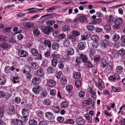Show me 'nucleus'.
Here are the masks:
<instances>
[{"label": "nucleus", "instance_id": "20e7f679", "mask_svg": "<svg viewBox=\"0 0 125 125\" xmlns=\"http://www.w3.org/2000/svg\"><path fill=\"white\" fill-rule=\"evenodd\" d=\"M18 55L21 57H24L27 56L28 54V52L23 50H21L18 51Z\"/></svg>", "mask_w": 125, "mask_h": 125}, {"label": "nucleus", "instance_id": "c9c22d12", "mask_svg": "<svg viewBox=\"0 0 125 125\" xmlns=\"http://www.w3.org/2000/svg\"><path fill=\"white\" fill-rule=\"evenodd\" d=\"M12 80L14 83H18L20 82L19 78L17 76L14 77Z\"/></svg>", "mask_w": 125, "mask_h": 125}, {"label": "nucleus", "instance_id": "864d4df0", "mask_svg": "<svg viewBox=\"0 0 125 125\" xmlns=\"http://www.w3.org/2000/svg\"><path fill=\"white\" fill-rule=\"evenodd\" d=\"M9 110L12 114L14 113L15 111V108L13 105H10L9 107Z\"/></svg>", "mask_w": 125, "mask_h": 125}, {"label": "nucleus", "instance_id": "39448f33", "mask_svg": "<svg viewBox=\"0 0 125 125\" xmlns=\"http://www.w3.org/2000/svg\"><path fill=\"white\" fill-rule=\"evenodd\" d=\"M88 92L92 97L94 99H95L96 98L97 96L96 93L93 88H89Z\"/></svg>", "mask_w": 125, "mask_h": 125}, {"label": "nucleus", "instance_id": "b1692460", "mask_svg": "<svg viewBox=\"0 0 125 125\" xmlns=\"http://www.w3.org/2000/svg\"><path fill=\"white\" fill-rule=\"evenodd\" d=\"M51 56L52 57L53 59L57 60V61H58V60L60 59V55L58 54H56L53 53L51 55Z\"/></svg>", "mask_w": 125, "mask_h": 125}, {"label": "nucleus", "instance_id": "a19ab883", "mask_svg": "<svg viewBox=\"0 0 125 125\" xmlns=\"http://www.w3.org/2000/svg\"><path fill=\"white\" fill-rule=\"evenodd\" d=\"M116 70L117 72L121 73L123 71V68L121 66H118L116 67Z\"/></svg>", "mask_w": 125, "mask_h": 125}, {"label": "nucleus", "instance_id": "2f4dec72", "mask_svg": "<svg viewBox=\"0 0 125 125\" xmlns=\"http://www.w3.org/2000/svg\"><path fill=\"white\" fill-rule=\"evenodd\" d=\"M52 47L53 49L57 50L59 47V45L58 43H54L52 44Z\"/></svg>", "mask_w": 125, "mask_h": 125}, {"label": "nucleus", "instance_id": "c85d7f7f", "mask_svg": "<svg viewBox=\"0 0 125 125\" xmlns=\"http://www.w3.org/2000/svg\"><path fill=\"white\" fill-rule=\"evenodd\" d=\"M79 19L82 22H84L87 21V19L86 16L84 15H83L80 16Z\"/></svg>", "mask_w": 125, "mask_h": 125}, {"label": "nucleus", "instance_id": "f704fd0d", "mask_svg": "<svg viewBox=\"0 0 125 125\" xmlns=\"http://www.w3.org/2000/svg\"><path fill=\"white\" fill-rule=\"evenodd\" d=\"M120 38L119 35L117 34H114L113 37V40L115 42L118 41Z\"/></svg>", "mask_w": 125, "mask_h": 125}, {"label": "nucleus", "instance_id": "09e8293b", "mask_svg": "<svg viewBox=\"0 0 125 125\" xmlns=\"http://www.w3.org/2000/svg\"><path fill=\"white\" fill-rule=\"evenodd\" d=\"M55 22V21L53 20H50L47 21L46 23V24L50 25H52L54 24Z\"/></svg>", "mask_w": 125, "mask_h": 125}, {"label": "nucleus", "instance_id": "473e14b6", "mask_svg": "<svg viewBox=\"0 0 125 125\" xmlns=\"http://www.w3.org/2000/svg\"><path fill=\"white\" fill-rule=\"evenodd\" d=\"M80 57L81 58L82 61L83 62H87L88 59L85 55L81 54L80 55Z\"/></svg>", "mask_w": 125, "mask_h": 125}, {"label": "nucleus", "instance_id": "4468645a", "mask_svg": "<svg viewBox=\"0 0 125 125\" xmlns=\"http://www.w3.org/2000/svg\"><path fill=\"white\" fill-rule=\"evenodd\" d=\"M109 17V18L107 20V22L109 24L112 25L114 22V18L112 15H110Z\"/></svg>", "mask_w": 125, "mask_h": 125}, {"label": "nucleus", "instance_id": "e2e57ef3", "mask_svg": "<svg viewBox=\"0 0 125 125\" xmlns=\"http://www.w3.org/2000/svg\"><path fill=\"white\" fill-rule=\"evenodd\" d=\"M62 30L64 31H69L70 30V28L69 27L65 26L62 27Z\"/></svg>", "mask_w": 125, "mask_h": 125}, {"label": "nucleus", "instance_id": "6e6552de", "mask_svg": "<svg viewBox=\"0 0 125 125\" xmlns=\"http://www.w3.org/2000/svg\"><path fill=\"white\" fill-rule=\"evenodd\" d=\"M31 69L30 67L27 65L24 66L22 70V71L24 73H28L30 72Z\"/></svg>", "mask_w": 125, "mask_h": 125}, {"label": "nucleus", "instance_id": "393cba45", "mask_svg": "<svg viewBox=\"0 0 125 125\" xmlns=\"http://www.w3.org/2000/svg\"><path fill=\"white\" fill-rule=\"evenodd\" d=\"M44 43L45 45V49L47 45L49 48L50 49L51 47V43L50 41L47 40H45L44 41Z\"/></svg>", "mask_w": 125, "mask_h": 125}, {"label": "nucleus", "instance_id": "49530a36", "mask_svg": "<svg viewBox=\"0 0 125 125\" xmlns=\"http://www.w3.org/2000/svg\"><path fill=\"white\" fill-rule=\"evenodd\" d=\"M85 117L86 119L87 120H89V123H92V117H90L89 115L86 114L85 115Z\"/></svg>", "mask_w": 125, "mask_h": 125}, {"label": "nucleus", "instance_id": "aec40b11", "mask_svg": "<svg viewBox=\"0 0 125 125\" xmlns=\"http://www.w3.org/2000/svg\"><path fill=\"white\" fill-rule=\"evenodd\" d=\"M33 33L36 36H38L40 34V31L37 28H35L33 30Z\"/></svg>", "mask_w": 125, "mask_h": 125}, {"label": "nucleus", "instance_id": "4be33fe9", "mask_svg": "<svg viewBox=\"0 0 125 125\" xmlns=\"http://www.w3.org/2000/svg\"><path fill=\"white\" fill-rule=\"evenodd\" d=\"M123 22L122 20L120 18L115 19L114 21V23L115 24H117L120 25Z\"/></svg>", "mask_w": 125, "mask_h": 125}, {"label": "nucleus", "instance_id": "f3484780", "mask_svg": "<svg viewBox=\"0 0 125 125\" xmlns=\"http://www.w3.org/2000/svg\"><path fill=\"white\" fill-rule=\"evenodd\" d=\"M13 30V31L15 32L14 33H13L12 34V35H13V34H15L20 33L22 31V30L21 29L17 27L14 28Z\"/></svg>", "mask_w": 125, "mask_h": 125}, {"label": "nucleus", "instance_id": "58836bf2", "mask_svg": "<svg viewBox=\"0 0 125 125\" xmlns=\"http://www.w3.org/2000/svg\"><path fill=\"white\" fill-rule=\"evenodd\" d=\"M61 83L62 85H65L66 84L67 80L66 78L64 77H62L61 80Z\"/></svg>", "mask_w": 125, "mask_h": 125}, {"label": "nucleus", "instance_id": "3c124183", "mask_svg": "<svg viewBox=\"0 0 125 125\" xmlns=\"http://www.w3.org/2000/svg\"><path fill=\"white\" fill-rule=\"evenodd\" d=\"M112 55L114 58H117L118 56V52L116 50H115L112 52Z\"/></svg>", "mask_w": 125, "mask_h": 125}, {"label": "nucleus", "instance_id": "603ef678", "mask_svg": "<svg viewBox=\"0 0 125 125\" xmlns=\"http://www.w3.org/2000/svg\"><path fill=\"white\" fill-rule=\"evenodd\" d=\"M91 38L93 40L95 41H98L99 39L98 36L96 35H92L91 37Z\"/></svg>", "mask_w": 125, "mask_h": 125}, {"label": "nucleus", "instance_id": "f257e3e1", "mask_svg": "<svg viewBox=\"0 0 125 125\" xmlns=\"http://www.w3.org/2000/svg\"><path fill=\"white\" fill-rule=\"evenodd\" d=\"M104 37L105 39L102 41L100 44L101 46L105 48H106L107 46H111L113 43L109 40L110 38L109 36L108 35H106L104 36Z\"/></svg>", "mask_w": 125, "mask_h": 125}, {"label": "nucleus", "instance_id": "f8f14e48", "mask_svg": "<svg viewBox=\"0 0 125 125\" xmlns=\"http://www.w3.org/2000/svg\"><path fill=\"white\" fill-rule=\"evenodd\" d=\"M47 82L48 85L50 87L54 86L56 84V83L55 81L52 79L48 80Z\"/></svg>", "mask_w": 125, "mask_h": 125}, {"label": "nucleus", "instance_id": "8fccbe9b", "mask_svg": "<svg viewBox=\"0 0 125 125\" xmlns=\"http://www.w3.org/2000/svg\"><path fill=\"white\" fill-rule=\"evenodd\" d=\"M92 45L93 48H96L99 46V44L97 42L94 41L92 42Z\"/></svg>", "mask_w": 125, "mask_h": 125}, {"label": "nucleus", "instance_id": "9d476101", "mask_svg": "<svg viewBox=\"0 0 125 125\" xmlns=\"http://www.w3.org/2000/svg\"><path fill=\"white\" fill-rule=\"evenodd\" d=\"M37 75L41 77H43L45 74V73L43 70L41 68L38 70L37 71Z\"/></svg>", "mask_w": 125, "mask_h": 125}, {"label": "nucleus", "instance_id": "680f3d73", "mask_svg": "<svg viewBox=\"0 0 125 125\" xmlns=\"http://www.w3.org/2000/svg\"><path fill=\"white\" fill-rule=\"evenodd\" d=\"M57 7L56 6L52 7L48 9H47V10L49 12H51L52 11L54 10Z\"/></svg>", "mask_w": 125, "mask_h": 125}, {"label": "nucleus", "instance_id": "4d7b16f0", "mask_svg": "<svg viewBox=\"0 0 125 125\" xmlns=\"http://www.w3.org/2000/svg\"><path fill=\"white\" fill-rule=\"evenodd\" d=\"M85 62V65L87 66L88 67L92 68L93 67V65L90 61L87 60V62Z\"/></svg>", "mask_w": 125, "mask_h": 125}, {"label": "nucleus", "instance_id": "c756f323", "mask_svg": "<svg viewBox=\"0 0 125 125\" xmlns=\"http://www.w3.org/2000/svg\"><path fill=\"white\" fill-rule=\"evenodd\" d=\"M55 70L51 67H50L48 68L47 71L48 73L53 74L55 73Z\"/></svg>", "mask_w": 125, "mask_h": 125}, {"label": "nucleus", "instance_id": "ddd939ff", "mask_svg": "<svg viewBox=\"0 0 125 125\" xmlns=\"http://www.w3.org/2000/svg\"><path fill=\"white\" fill-rule=\"evenodd\" d=\"M22 113L23 116L28 117L29 114V111L27 109H23L22 110Z\"/></svg>", "mask_w": 125, "mask_h": 125}, {"label": "nucleus", "instance_id": "c03bdc74", "mask_svg": "<svg viewBox=\"0 0 125 125\" xmlns=\"http://www.w3.org/2000/svg\"><path fill=\"white\" fill-rule=\"evenodd\" d=\"M29 122V125H37V121L34 119L30 120Z\"/></svg>", "mask_w": 125, "mask_h": 125}, {"label": "nucleus", "instance_id": "69168bd1", "mask_svg": "<svg viewBox=\"0 0 125 125\" xmlns=\"http://www.w3.org/2000/svg\"><path fill=\"white\" fill-rule=\"evenodd\" d=\"M48 63V60H47L45 59L43 61L42 64V65L44 67H45L47 66Z\"/></svg>", "mask_w": 125, "mask_h": 125}, {"label": "nucleus", "instance_id": "bb28decb", "mask_svg": "<svg viewBox=\"0 0 125 125\" xmlns=\"http://www.w3.org/2000/svg\"><path fill=\"white\" fill-rule=\"evenodd\" d=\"M61 106L63 108H66L69 105L68 103L66 101H63L61 104Z\"/></svg>", "mask_w": 125, "mask_h": 125}, {"label": "nucleus", "instance_id": "7ed1b4c3", "mask_svg": "<svg viewBox=\"0 0 125 125\" xmlns=\"http://www.w3.org/2000/svg\"><path fill=\"white\" fill-rule=\"evenodd\" d=\"M53 30V29L52 27L50 26H47L45 27L44 29L42 31L46 34H50L51 32H52Z\"/></svg>", "mask_w": 125, "mask_h": 125}, {"label": "nucleus", "instance_id": "7c9ffc66", "mask_svg": "<svg viewBox=\"0 0 125 125\" xmlns=\"http://www.w3.org/2000/svg\"><path fill=\"white\" fill-rule=\"evenodd\" d=\"M39 88L40 87L39 86H37L36 87H33L32 89V91L34 94H38L39 93Z\"/></svg>", "mask_w": 125, "mask_h": 125}, {"label": "nucleus", "instance_id": "a878e982", "mask_svg": "<svg viewBox=\"0 0 125 125\" xmlns=\"http://www.w3.org/2000/svg\"><path fill=\"white\" fill-rule=\"evenodd\" d=\"M36 112V115L40 117H42L44 115V112L41 110H37Z\"/></svg>", "mask_w": 125, "mask_h": 125}, {"label": "nucleus", "instance_id": "0eeeda50", "mask_svg": "<svg viewBox=\"0 0 125 125\" xmlns=\"http://www.w3.org/2000/svg\"><path fill=\"white\" fill-rule=\"evenodd\" d=\"M46 117L49 120H52L54 118V116L53 114L50 112H48L45 114Z\"/></svg>", "mask_w": 125, "mask_h": 125}, {"label": "nucleus", "instance_id": "cd10ccee", "mask_svg": "<svg viewBox=\"0 0 125 125\" xmlns=\"http://www.w3.org/2000/svg\"><path fill=\"white\" fill-rule=\"evenodd\" d=\"M78 49L80 50H83L85 48V46L83 43L81 42L80 43L78 46Z\"/></svg>", "mask_w": 125, "mask_h": 125}, {"label": "nucleus", "instance_id": "dca6fc26", "mask_svg": "<svg viewBox=\"0 0 125 125\" xmlns=\"http://www.w3.org/2000/svg\"><path fill=\"white\" fill-rule=\"evenodd\" d=\"M34 26V24L31 22H27L24 23V26L28 28L33 27Z\"/></svg>", "mask_w": 125, "mask_h": 125}, {"label": "nucleus", "instance_id": "0e129e2a", "mask_svg": "<svg viewBox=\"0 0 125 125\" xmlns=\"http://www.w3.org/2000/svg\"><path fill=\"white\" fill-rule=\"evenodd\" d=\"M73 86L71 85H69L67 86L66 87V90L68 92L70 91L73 89Z\"/></svg>", "mask_w": 125, "mask_h": 125}, {"label": "nucleus", "instance_id": "4c0bfd02", "mask_svg": "<svg viewBox=\"0 0 125 125\" xmlns=\"http://www.w3.org/2000/svg\"><path fill=\"white\" fill-rule=\"evenodd\" d=\"M82 60L81 59L79 58H76L75 60V64L77 66L81 64L82 62Z\"/></svg>", "mask_w": 125, "mask_h": 125}, {"label": "nucleus", "instance_id": "72a5a7b5", "mask_svg": "<svg viewBox=\"0 0 125 125\" xmlns=\"http://www.w3.org/2000/svg\"><path fill=\"white\" fill-rule=\"evenodd\" d=\"M73 76L75 79H78L81 77V75L79 72H75L73 74Z\"/></svg>", "mask_w": 125, "mask_h": 125}, {"label": "nucleus", "instance_id": "774afa93", "mask_svg": "<svg viewBox=\"0 0 125 125\" xmlns=\"http://www.w3.org/2000/svg\"><path fill=\"white\" fill-rule=\"evenodd\" d=\"M85 94V92L81 91L79 93L78 95L80 97H83L84 96Z\"/></svg>", "mask_w": 125, "mask_h": 125}, {"label": "nucleus", "instance_id": "052dcab7", "mask_svg": "<svg viewBox=\"0 0 125 125\" xmlns=\"http://www.w3.org/2000/svg\"><path fill=\"white\" fill-rule=\"evenodd\" d=\"M68 38L71 39L72 42L76 41V37L73 35H70L68 37Z\"/></svg>", "mask_w": 125, "mask_h": 125}, {"label": "nucleus", "instance_id": "37998d69", "mask_svg": "<svg viewBox=\"0 0 125 125\" xmlns=\"http://www.w3.org/2000/svg\"><path fill=\"white\" fill-rule=\"evenodd\" d=\"M72 34L75 37H77L80 35V33L79 31L75 30L73 31Z\"/></svg>", "mask_w": 125, "mask_h": 125}, {"label": "nucleus", "instance_id": "bf43d9fd", "mask_svg": "<svg viewBox=\"0 0 125 125\" xmlns=\"http://www.w3.org/2000/svg\"><path fill=\"white\" fill-rule=\"evenodd\" d=\"M76 86L78 88H79L81 84V83L79 80H77L75 83Z\"/></svg>", "mask_w": 125, "mask_h": 125}, {"label": "nucleus", "instance_id": "338daca9", "mask_svg": "<svg viewBox=\"0 0 125 125\" xmlns=\"http://www.w3.org/2000/svg\"><path fill=\"white\" fill-rule=\"evenodd\" d=\"M15 123L17 125H22L23 124V121L21 120L18 119L16 120Z\"/></svg>", "mask_w": 125, "mask_h": 125}, {"label": "nucleus", "instance_id": "6e6d98bb", "mask_svg": "<svg viewBox=\"0 0 125 125\" xmlns=\"http://www.w3.org/2000/svg\"><path fill=\"white\" fill-rule=\"evenodd\" d=\"M74 121L73 120L71 119H69L67 120L64 122L65 124H73L74 123Z\"/></svg>", "mask_w": 125, "mask_h": 125}, {"label": "nucleus", "instance_id": "a211bd4d", "mask_svg": "<svg viewBox=\"0 0 125 125\" xmlns=\"http://www.w3.org/2000/svg\"><path fill=\"white\" fill-rule=\"evenodd\" d=\"M6 79L3 76L0 77V84L3 85L6 83Z\"/></svg>", "mask_w": 125, "mask_h": 125}, {"label": "nucleus", "instance_id": "1a4fd4ad", "mask_svg": "<svg viewBox=\"0 0 125 125\" xmlns=\"http://www.w3.org/2000/svg\"><path fill=\"white\" fill-rule=\"evenodd\" d=\"M95 84L96 86L101 91L102 90V88L104 85V83L101 80L99 82H95Z\"/></svg>", "mask_w": 125, "mask_h": 125}, {"label": "nucleus", "instance_id": "a18cd8bd", "mask_svg": "<svg viewBox=\"0 0 125 125\" xmlns=\"http://www.w3.org/2000/svg\"><path fill=\"white\" fill-rule=\"evenodd\" d=\"M12 28L9 27L6 28L4 29L3 31V32L4 33H10L11 32V30Z\"/></svg>", "mask_w": 125, "mask_h": 125}, {"label": "nucleus", "instance_id": "423d86ee", "mask_svg": "<svg viewBox=\"0 0 125 125\" xmlns=\"http://www.w3.org/2000/svg\"><path fill=\"white\" fill-rule=\"evenodd\" d=\"M107 64V62L106 60L104 59H102L100 62V66L102 68H104L106 67Z\"/></svg>", "mask_w": 125, "mask_h": 125}, {"label": "nucleus", "instance_id": "412c9836", "mask_svg": "<svg viewBox=\"0 0 125 125\" xmlns=\"http://www.w3.org/2000/svg\"><path fill=\"white\" fill-rule=\"evenodd\" d=\"M31 53L34 56H37L38 55V50L35 48H32L31 50Z\"/></svg>", "mask_w": 125, "mask_h": 125}, {"label": "nucleus", "instance_id": "79ce46f5", "mask_svg": "<svg viewBox=\"0 0 125 125\" xmlns=\"http://www.w3.org/2000/svg\"><path fill=\"white\" fill-rule=\"evenodd\" d=\"M43 103L44 105H50L51 102L49 99H47L44 100L43 102Z\"/></svg>", "mask_w": 125, "mask_h": 125}, {"label": "nucleus", "instance_id": "ea45409f", "mask_svg": "<svg viewBox=\"0 0 125 125\" xmlns=\"http://www.w3.org/2000/svg\"><path fill=\"white\" fill-rule=\"evenodd\" d=\"M58 61L57 60L52 59L51 60V65L53 67H55L56 66Z\"/></svg>", "mask_w": 125, "mask_h": 125}, {"label": "nucleus", "instance_id": "f03ea898", "mask_svg": "<svg viewBox=\"0 0 125 125\" xmlns=\"http://www.w3.org/2000/svg\"><path fill=\"white\" fill-rule=\"evenodd\" d=\"M75 121L78 125H83L85 123V120L81 117L76 118L75 119Z\"/></svg>", "mask_w": 125, "mask_h": 125}, {"label": "nucleus", "instance_id": "de8ad7c7", "mask_svg": "<svg viewBox=\"0 0 125 125\" xmlns=\"http://www.w3.org/2000/svg\"><path fill=\"white\" fill-rule=\"evenodd\" d=\"M63 44L66 46H69L70 45V42L68 40L66 39L63 41Z\"/></svg>", "mask_w": 125, "mask_h": 125}, {"label": "nucleus", "instance_id": "e433bc0d", "mask_svg": "<svg viewBox=\"0 0 125 125\" xmlns=\"http://www.w3.org/2000/svg\"><path fill=\"white\" fill-rule=\"evenodd\" d=\"M36 8H33L28 9L25 10V11H28L27 12V13H34L37 12V11L35 10H33L34 9H36Z\"/></svg>", "mask_w": 125, "mask_h": 125}, {"label": "nucleus", "instance_id": "9b49d317", "mask_svg": "<svg viewBox=\"0 0 125 125\" xmlns=\"http://www.w3.org/2000/svg\"><path fill=\"white\" fill-rule=\"evenodd\" d=\"M32 82L34 84H38L41 82V80L39 78L35 77L33 78Z\"/></svg>", "mask_w": 125, "mask_h": 125}, {"label": "nucleus", "instance_id": "13d9d810", "mask_svg": "<svg viewBox=\"0 0 125 125\" xmlns=\"http://www.w3.org/2000/svg\"><path fill=\"white\" fill-rule=\"evenodd\" d=\"M103 20L102 19L99 18L94 20L93 22V24H94L96 23H98L101 22Z\"/></svg>", "mask_w": 125, "mask_h": 125}, {"label": "nucleus", "instance_id": "5fc2aeb1", "mask_svg": "<svg viewBox=\"0 0 125 125\" xmlns=\"http://www.w3.org/2000/svg\"><path fill=\"white\" fill-rule=\"evenodd\" d=\"M9 46V45L6 43H3L1 44L0 46L1 48L5 50Z\"/></svg>", "mask_w": 125, "mask_h": 125}, {"label": "nucleus", "instance_id": "5701e85b", "mask_svg": "<svg viewBox=\"0 0 125 125\" xmlns=\"http://www.w3.org/2000/svg\"><path fill=\"white\" fill-rule=\"evenodd\" d=\"M111 88L114 92H121L122 91L120 87L112 86Z\"/></svg>", "mask_w": 125, "mask_h": 125}, {"label": "nucleus", "instance_id": "6ab92c4d", "mask_svg": "<svg viewBox=\"0 0 125 125\" xmlns=\"http://www.w3.org/2000/svg\"><path fill=\"white\" fill-rule=\"evenodd\" d=\"M31 67L34 69H37L39 68L38 64L35 62H32L31 63Z\"/></svg>", "mask_w": 125, "mask_h": 125}, {"label": "nucleus", "instance_id": "2eb2a0df", "mask_svg": "<svg viewBox=\"0 0 125 125\" xmlns=\"http://www.w3.org/2000/svg\"><path fill=\"white\" fill-rule=\"evenodd\" d=\"M74 53V49L71 47H69L67 49V53L68 55H73Z\"/></svg>", "mask_w": 125, "mask_h": 125}]
</instances>
